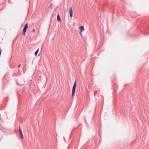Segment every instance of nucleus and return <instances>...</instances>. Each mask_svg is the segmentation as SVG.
Returning <instances> with one entry per match:
<instances>
[{
    "instance_id": "5",
    "label": "nucleus",
    "mask_w": 149,
    "mask_h": 149,
    "mask_svg": "<svg viewBox=\"0 0 149 149\" xmlns=\"http://www.w3.org/2000/svg\"><path fill=\"white\" fill-rule=\"evenodd\" d=\"M80 29V30L81 32L83 31H84V26H81L79 27Z\"/></svg>"
},
{
    "instance_id": "4",
    "label": "nucleus",
    "mask_w": 149,
    "mask_h": 149,
    "mask_svg": "<svg viewBox=\"0 0 149 149\" xmlns=\"http://www.w3.org/2000/svg\"><path fill=\"white\" fill-rule=\"evenodd\" d=\"M69 13L71 17H72L73 15L72 8L71 7L69 10Z\"/></svg>"
},
{
    "instance_id": "8",
    "label": "nucleus",
    "mask_w": 149,
    "mask_h": 149,
    "mask_svg": "<svg viewBox=\"0 0 149 149\" xmlns=\"http://www.w3.org/2000/svg\"><path fill=\"white\" fill-rule=\"evenodd\" d=\"M20 65H20V64H19V66H18V67H20Z\"/></svg>"
},
{
    "instance_id": "2",
    "label": "nucleus",
    "mask_w": 149,
    "mask_h": 149,
    "mask_svg": "<svg viewBox=\"0 0 149 149\" xmlns=\"http://www.w3.org/2000/svg\"><path fill=\"white\" fill-rule=\"evenodd\" d=\"M19 134L21 139H23L24 138L23 134L22 133V130L20 126L19 127Z\"/></svg>"
},
{
    "instance_id": "6",
    "label": "nucleus",
    "mask_w": 149,
    "mask_h": 149,
    "mask_svg": "<svg viewBox=\"0 0 149 149\" xmlns=\"http://www.w3.org/2000/svg\"><path fill=\"white\" fill-rule=\"evenodd\" d=\"M57 20L59 21H60L61 20L60 16L58 14L57 16Z\"/></svg>"
},
{
    "instance_id": "10",
    "label": "nucleus",
    "mask_w": 149,
    "mask_h": 149,
    "mask_svg": "<svg viewBox=\"0 0 149 149\" xmlns=\"http://www.w3.org/2000/svg\"><path fill=\"white\" fill-rule=\"evenodd\" d=\"M38 51H39V49H38Z\"/></svg>"
},
{
    "instance_id": "7",
    "label": "nucleus",
    "mask_w": 149,
    "mask_h": 149,
    "mask_svg": "<svg viewBox=\"0 0 149 149\" xmlns=\"http://www.w3.org/2000/svg\"><path fill=\"white\" fill-rule=\"evenodd\" d=\"M35 54V55H36V56L37 55V50Z\"/></svg>"
},
{
    "instance_id": "1",
    "label": "nucleus",
    "mask_w": 149,
    "mask_h": 149,
    "mask_svg": "<svg viewBox=\"0 0 149 149\" xmlns=\"http://www.w3.org/2000/svg\"><path fill=\"white\" fill-rule=\"evenodd\" d=\"M76 85V81H75L74 83V84L73 85V88H72V97L74 96L75 95Z\"/></svg>"
},
{
    "instance_id": "3",
    "label": "nucleus",
    "mask_w": 149,
    "mask_h": 149,
    "mask_svg": "<svg viewBox=\"0 0 149 149\" xmlns=\"http://www.w3.org/2000/svg\"><path fill=\"white\" fill-rule=\"evenodd\" d=\"M28 27V24L27 23L25 25L24 27V28L23 29V34L24 35H25V33H26V30L27 29Z\"/></svg>"
},
{
    "instance_id": "9",
    "label": "nucleus",
    "mask_w": 149,
    "mask_h": 149,
    "mask_svg": "<svg viewBox=\"0 0 149 149\" xmlns=\"http://www.w3.org/2000/svg\"><path fill=\"white\" fill-rule=\"evenodd\" d=\"M50 7L51 8V7H52V6H51H51H50Z\"/></svg>"
}]
</instances>
